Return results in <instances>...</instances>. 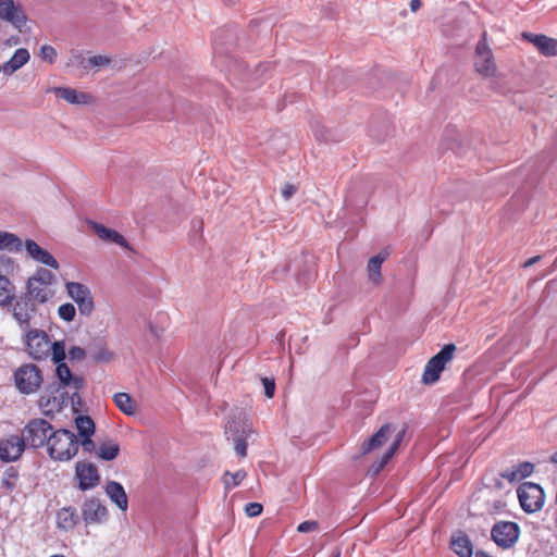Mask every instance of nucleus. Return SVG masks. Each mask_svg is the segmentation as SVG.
Listing matches in <instances>:
<instances>
[{
  "label": "nucleus",
  "instance_id": "1",
  "mask_svg": "<svg viewBox=\"0 0 557 557\" xmlns=\"http://www.w3.org/2000/svg\"><path fill=\"white\" fill-rule=\"evenodd\" d=\"M49 443L47 445L48 456L60 462L73 459L79 449L77 436L66 429H58L50 433Z\"/></svg>",
  "mask_w": 557,
  "mask_h": 557
},
{
  "label": "nucleus",
  "instance_id": "2",
  "mask_svg": "<svg viewBox=\"0 0 557 557\" xmlns=\"http://www.w3.org/2000/svg\"><path fill=\"white\" fill-rule=\"evenodd\" d=\"M455 351V344H446L436 355H434L424 367L422 382L424 384L436 383L446 364L453 360Z\"/></svg>",
  "mask_w": 557,
  "mask_h": 557
},
{
  "label": "nucleus",
  "instance_id": "3",
  "mask_svg": "<svg viewBox=\"0 0 557 557\" xmlns=\"http://www.w3.org/2000/svg\"><path fill=\"white\" fill-rule=\"evenodd\" d=\"M54 432L52 425L45 419L35 418L28 421L22 431V436L27 445L33 448L47 447L50 433Z\"/></svg>",
  "mask_w": 557,
  "mask_h": 557
},
{
  "label": "nucleus",
  "instance_id": "4",
  "mask_svg": "<svg viewBox=\"0 0 557 557\" xmlns=\"http://www.w3.org/2000/svg\"><path fill=\"white\" fill-rule=\"evenodd\" d=\"M14 382L22 394L36 393L44 382L42 372L36 364H22L14 372Z\"/></svg>",
  "mask_w": 557,
  "mask_h": 557
},
{
  "label": "nucleus",
  "instance_id": "5",
  "mask_svg": "<svg viewBox=\"0 0 557 557\" xmlns=\"http://www.w3.org/2000/svg\"><path fill=\"white\" fill-rule=\"evenodd\" d=\"M521 508L529 513L542 509L545 500L543 488L535 483L524 482L517 490Z\"/></svg>",
  "mask_w": 557,
  "mask_h": 557
},
{
  "label": "nucleus",
  "instance_id": "6",
  "mask_svg": "<svg viewBox=\"0 0 557 557\" xmlns=\"http://www.w3.org/2000/svg\"><path fill=\"white\" fill-rule=\"evenodd\" d=\"M475 71L483 77H493L496 74L494 55L486 41V33H483L475 48L474 57Z\"/></svg>",
  "mask_w": 557,
  "mask_h": 557
},
{
  "label": "nucleus",
  "instance_id": "7",
  "mask_svg": "<svg viewBox=\"0 0 557 557\" xmlns=\"http://www.w3.org/2000/svg\"><path fill=\"white\" fill-rule=\"evenodd\" d=\"M491 535L498 547L508 549L517 543L520 528L516 522L500 521L494 524Z\"/></svg>",
  "mask_w": 557,
  "mask_h": 557
},
{
  "label": "nucleus",
  "instance_id": "8",
  "mask_svg": "<svg viewBox=\"0 0 557 557\" xmlns=\"http://www.w3.org/2000/svg\"><path fill=\"white\" fill-rule=\"evenodd\" d=\"M67 295L77 304L82 315H90L95 309L94 298L90 289L77 282H67L65 284Z\"/></svg>",
  "mask_w": 557,
  "mask_h": 557
},
{
  "label": "nucleus",
  "instance_id": "9",
  "mask_svg": "<svg viewBox=\"0 0 557 557\" xmlns=\"http://www.w3.org/2000/svg\"><path fill=\"white\" fill-rule=\"evenodd\" d=\"M51 342L45 331L30 330L26 335V350L30 357L40 360L49 356Z\"/></svg>",
  "mask_w": 557,
  "mask_h": 557
},
{
  "label": "nucleus",
  "instance_id": "10",
  "mask_svg": "<svg viewBox=\"0 0 557 557\" xmlns=\"http://www.w3.org/2000/svg\"><path fill=\"white\" fill-rule=\"evenodd\" d=\"M75 478L81 491H89L100 483V473L96 465L88 461H77L75 465Z\"/></svg>",
  "mask_w": 557,
  "mask_h": 557
},
{
  "label": "nucleus",
  "instance_id": "11",
  "mask_svg": "<svg viewBox=\"0 0 557 557\" xmlns=\"http://www.w3.org/2000/svg\"><path fill=\"white\" fill-rule=\"evenodd\" d=\"M0 18L9 22L18 30H22L27 22V16L22 7L13 0H0Z\"/></svg>",
  "mask_w": 557,
  "mask_h": 557
},
{
  "label": "nucleus",
  "instance_id": "12",
  "mask_svg": "<svg viewBox=\"0 0 557 557\" xmlns=\"http://www.w3.org/2000/svg\"><path fill=\"white\" fill-rule=\"evenodd\" d=\"M64 404V393L60 387H47L38 400L40 410L45 416H53L59 412Z\"/></svg>",
  "mask_w": 557,
  "mask_h": 557
},
{
  "label": "nucleus",
  "instance_id": "13",
  "mask_svg": "<svg viewBox=\"0 0 557 557\" xmlns=\"http://www.w3.org/2000/svg\"><path fill=\"white\" fill-rule=\"evenodd\" d=\"M82 517L87 525L99 524L107 520L108 509L98 498L92 497L84 502Z\"/></svg>",
  "mask_w": 557,
  "mask_h": 557
},
{
  "label": "nucleus",
  "instance_id": "14",
  "mask_svg": "<svg viewBox=\"0 0 557 557\" xmlns=\"http://www.w3.org/2000/svg\"><path fill=\"white\" fill-rule=\"evenodd\" d=\"M25 441L23 436L10 435L0 441V459L5 462H12L17 460L24 449Z\"/></svg>",
  "mask_w": 557,
  "mask_h": 557
},
{
  "label": "nucleus",
  "instance_id": "15",
  "mask_svg": "<svg viewBox=\"0 0 557 557\" xmlns=\"http://www.w3.org/2000/svg\"><path fill=\"white\" fill-rule=\"evenodd\" d=\"M522 37L533 44L544 57H557V39L542 34L522 33Z\"/></svg>",
  "mask_w": 557,
  "mask_h": 557
},
{
  "label": "nucleus",
  "instance_id": "16",
  "mask_svg": "<svg viewBox=\"0 0 557 557\" xmlns=\"http://www.w3.org/2000/svg\"><path fill=\"white\" fill-rule=\"evenodd\" d=\"M27 253L37 262L58 270L59 263L55 258L46 249L41 248L36 242L27 239L25 242Z\"/></svg>",
  "mask_w": 557,
  "mask_h": 557
},
{
  "label": "nucleus",
  "instance_id": "17",
  "mask_svg": "<svg viewBox=\"0 0 557 557\" xmlns=\"http://www.w3.org/2000/svg\"><path fill=\"white\" fill-rule=\"evenodd\" d=\"M55 374L62 386L74 391L72 397H74L84 385V379L81 376L72 375V372L66 363H59L55 369Z\"/></svg>",
  "mask_w": 557,
  "mask_h": 557
},
{
  "label": "nucleus",
  "instance_id": "18",
  "mask_svg": "<svg viewBox=\"0 0 557 557\" xmlns=\"http://www.w3.org/2000/svg\"><path fill=\"white\" fill-rule=\"evenodd\" d=\"M392 434V424L386 423L382 425L379 431L373 434L368 441H366L361 448L360 455H367L370 451L382 447Z\"/></svg>",
  "mask_w": 557,
  "mask_h": 557
},
{
  "label": "nucleus",
  "instance_id": "19",
  "mask_svg": "<svg viewBox=\"0 0 557 557\" xmlns=\"http://www.w3.org/2000/svg\"><path fill=\"white\" fill-rule=\"evenodd\" d=\"M34 310V305L27 297H21L16 300L13 307V315L22 329L27 330L29 327V320Z\"/></svg>",
  "mask_w": 557,
  "mask_h": 557
},
{
  "label": "nucleus",
  "instance_id": "20",
  "mask_svg": "<svg viewBox=\"0 0 557 557\" xmlns=\"http://www.w3.org/2000/svg\"><path fill=\"white\" fill-rule=\"evenodd\" d=\"M51 91L72 104H87L92 100V97L89 94L78 91L74 88L54 87Z\"/></svg>",
  "mask_w": 557,
  "mask_h": 557
},
{
  "label": "nucleus",
  "instance_id": "21",
  "mask_svg": "<svg viewBox=\"0 0 557 557\" xmlns=\"http://www.w3.org/2000/svg\"><path fill=\"white\" fill-rule=\"evenodd\" d=\"M534 471L533 463L529 461L520 462L518 466L506 469L500 473V476L508 482H517L530 476Z\"/></svg>",
  "mask_w": 557,
  "mask_h": 557
},
{
  "label": "nucleus",
  "instance_id": "22",
  "mask_svg": "<svg viewBox=\"0 0 557 557\" xmlns=\"http://www.w3.org/2000/svg\"><path fill=\"white\" fill-rule=\"evenodd\" d=\"M106 493L112 503H114L122 511L127 510L128 499L121 483L115 481L108 482L106 485Z\"/></svg>",
  "mask_w": 557,
  "mask_h": 557
},
{
  "label": "nucleus",
  "instance_id": "23",
  "mask_svg": "<svg viewBox=\"0 0 557 557\" xmlns=\"http://www.w3.org/2000/svg\"><path fill=\"white\" fill-rule=\"evenodd\" d=\"M405 434H406L405 428L397 432V434L395 435L388 449L384 453L382 458L371 467V471L373 474H377L387 465L389 459L393 458V456L397 451L400 443L403 442Z\"/></svg>",
  "mask_w": 557,
  "mask_h": 557
},
{
  "label": "nucleus",
  "instance_id": "24",
  "mask_svg": "<svg viewBox=\"0 0 557 557\" xmlns=\"http://www.w3.org/2000/svg\"><path fill=\"white\" fill-rule=\"evenodd\" d=\"M450 548L459 557H472L473 555L472 543L469 536L463 532H458L457 534L453 535L450 541Z\"/></svg>",
  "mask_w": 557,
  "mask_h": 557
},
{
  "label": "nucleus",
  "instance_id": "25",
  "mask_svg": "<svg viewBox=\"0 0 557 557\" xmlns=\"http://www.w3.org/2000/svg\"><path fill=\"white\" fill-rule=\"evenodd\" d=\"M78 523V515L73 507H63L57 512V524L62 530H72Z\"/></svg>",
  "mask_w": 557,
  "mask_h": 557
},
{
  "label": "nucleus",
  "instance_id": "26",
  "mask_svg": "<svg viewBox=\"0 0 557 557\" xmlns=\"http://www.w3.org/2000/svg\"><path fill=\"white\" fill-rule=\"evenodd\" d=\"M92 228L99 238L114 243L121 247L128 248L127 240L119 232L110 230L99 223H94Z\"/></svg>",
  "mask_w": 557,
  "mask_h": 557
},
{
  "label": "nucleus",
  "instance_id": "27",
  "mask_svg": "<svg viewBox=\"0 0 557 557\" xmlns=\"http://www.w3.org/2000/svg\"><path fill=\"white\" fill-rule=\"evenodd\" d=\"M29 57L30 55L27 49H17L12 55V58L3 64V72L7 75L13 74L15 71L21 69L24 64L28 62Z\"/></svg>",
  "mask_w": 557,
  "mask_h": 557
},
{
  "label": "nucleus",
  "instance_id": "28",
  "mask_svg": "<svg viewBox=\"0 0 557 557\" xmlns=\"http://www.w3.org/2000/svg\"><path fill=\"white\" fill-rule=\"evenodd\" d=\"M119 453L120 446L113 441H108L98 446L97 458L110 461L115 459L119 456Z\"/></svg>",
  "mask_w": 557,
  "mask_h": 557
},
{
  "label": "nucleus",
  "instance_id": "29",
  "mask_svg": "<svg viewBox=\"0 0 557 557\" xmlns=\"http://www.w3.org/2000/svg\"><path fill=\"white\" fill-rule=\"evenodd\" d=\"M90 357L95 362H110L113 360L114 354L102 341H99L90 350Z\"/></svg>",
  "mask_w": 557,
  "mask_h": 557
},
{
  "label": "nucleus",
  "instance_id": "30",
  "mask_svg": "<svg viewBox=\"0 0 557 557\" xmlns=\"http://www.w3.org/2000/svg\"><path fill=\"white\" fill-rule=\"evenodd\" d=\"M15 287L10 280L0 275V305H10L14 298Z\"/></svg>",
  "mask_w": 557,
  "mask_h": 557
},
{
  "label": "nucleus",
  "instance_id": "31",
  "mask_svg": "<svg viewBox=\"0 0 557 557\" xmlns=\"http://www.w3.org/2000/svg\"><path fill=\"white\" fill-rule=\"evenodd\" d=\"M115 406L125 414L132 416L136 408L132 397L126 393H116L113 397Z\"/></svg>",
  "mask_w": 557,
  "mask_h": 557
},
{
  "label": "nucleus",
  "instance_id": "32",
  "mask_svg": "<svg viewBox=\"0 0 557 557\" xmlns=\"http://www.w3.org/2000/svg\"><path fill=\"white\" fill-rule=\"evenodd\" d=\"M27 288L29 295L39 302H46L52 296V292L48 286L41 285L38 282L33 285L32 280H28Z\"/></svg>",
  "mask_w": 557,
  "mask_h": 557
},
{
  "label": "nucleus",
  "instance_id": "33",
  "mask_svg": "<svg viewBox=\"0 0 557 557\" xmlns=\"http://www.w3.org/2000/svg\"><path fill=\"white\" fill-rule=\"evenodd\" d=\"M76 429L82 437L92 436L95 433V422L88 416H78L75 419Z\"/></svg>",
  "mask_w": 557,
  "mask_h": 557
},
{
  "label": "nucleus",
  "instance_id": "34",
  "mask_svg": "<svg viewBox=\"0 0 557 557\" xmlns=\"http://www.w3.org/2000/svg\"><path fill=\"white\" fill-rule=\"evenodd\" d=\"M15 250L22 249V240L14 234L8 232H0V250Z\"/></svg>",
  "mask_w": 557,
  "mask_h": 557
},
{
  "label": "nucleus",
  "instance_id": "35",
  "mask_svg": "<svg viewBox=\"0 0 557 557\" xmlns=\"http://www.w3.org/2000/svg\"><path fill=\"white\" fill-rule=\"evenodd\" d=\"M55 275L47 269L40 268L36 271L35 275L29 277L32 280V284L35 285L37 282L41 285H46L50 288V285L53 283Z\"/></svg>",
  "mask_w": 557,
  "mask_h": 557
},
{
  "label": "nucleus",
  "instance_id": "36",
  "mask_svg": "<svg viewBox=\"0 0 557 557\" xmlns=\"http://www.w3.org/2000/svg\"><path fill=\"white\" fill-rule=\"evenodd\" d=\"M381 267L382 263H380V260H376V258L372 257L368 262L369 280L376 285L382 282Z\"/></svg>",
  "mask_w": 557,
  "mask_h": 557
},
{
  "label": "nucleus",
  "instance_id": "37",
  "mask_svg": "<svg viewBox=\"0 0 557 557\" xmlns=\"http://www.w3.org/2000/svg\"><path fill=\"white\" fill-rule=\"evenodd\" d=\"M247 473L244 470H238L235 473L226 471L224 473V483L226 488L235 487L246 478Z\"/></svg>",
  "mask_w": 557,
  "mask_h": 557
},
{
  "label": "nucleus",
  "instance_id": "38",
  "mask_svg": "<svg viewBox=\"0 0 557 557\" xmlns=\"http://www.w3.org/2000/svg\"><path fill=\"white\" fill-rule=\"evenodd\" d=\"M50 352L52 355V360L55 363H64L63 360L65 359L66 354L64 344L62 342L51 343Z\"/></svg>",
  "mask_w": 557,
  "mask_h": 557
},
{
  "label": "nucleus",
  "instance_id": "39",
  "mask_svg": "<svg viewBox=\"0 0 557 557\" xmlns=\"http://www.w3.org/2000/svg\"><path fill=\"white\" fill-rule=\"evenodd\" d=\"M58 314L62 320L72 322L75 318L76 309L73 304L66 302L59 307Z\"/></svg>",
  "mask_w": 557,
  "mask_h": 557
},
{
  "label": "nucleus",
  "instance_id": "40",
  "mask_svg": "<svg viewBox=\"0 0 557 557\" xmlns=\"http://www.w3.org/2000/svg\"><path fill=\"white\" fill-rule=\"evenodd\" d=\"M111 60L108 57L103 55H94L88 59L83 60L84 69L92 67V66H106L110 64Z\"/></svg>",
  "mask_w": 557,
  "mask_h": 557
},
{
  "label": "nucleus",
  "instance_id": "41",
  "mask_svg": "<svg viewBox=\"0 0 557 557\" xmlns=\"http://www.w3.org/2000/svg\"><path fill=\"white\" fill-rule=\"evenodd\" d=\"M40 58L44 60V61H47L49 63H53L57 59V50L50 46V45H44L41 46L40 48V53H39Z\"/></svg>",
  "mask_w": 557,
  "mask_h": 557
},
{
  "label": "nucleus",
  "instance_id": "42",
  "mask_svg": "<svg viewBox=\"0 0 557 557\" xmlns=\"http://www.w3.org/2000/svg\"><path fill=\"white\" fill-rule=\"evenodd\" d=\"M79 446H82V449L86 454H95L97 456L98 447L96 443L92 441L91 436L88 437H82L78 440Z\"/></svg>",
  "mask_w": 557,
  "mask_h": 557
},
{
  "label": "nucleus",
  "instance_id": "43",
  "mask_svg": "<svg viewBox=\"0 0 557 557\" xmlns=\"http://www.w3.org/2000/svg\"><path fill=\"white\" fill-rule=\"evenodd\" d=\"M263 507L260 503H248L245 506V512L248 517H258L262 513Z\"/></svg>",
  "mask_w": 557,
  "mask_h": 557
},
{
  "label": "nucleus",
  "instance_id": "44",
  "mask_svg": "<svg viewBox=\"0 0 557 557\" xmlns=\"http://www.w3.org/2000/svg\"><path fill=\"white\" fill-rule=\"evenodd\" d=\"M263 387H264V395L268 398H272L275 394V381L274 379L270 377H262L261 379Z\"/></svg>",
  "mask_w": 557,
  "mask_h": 557
},
{
  "label": "nucleus",
  "instance_id": "45",
  "mask_svg": "<svg viewBox=\"0 0 557 557\" xmlns=\"http://www.w3.org/2000/svg\"><path fill=\"white\" fill-rule=\"evenodd\" d=\"M86 351L84 348L74 346L69 350V358L72 361H81L85 358Z\"/></svg>",
  "mask_w": 557,
  "mask_h": 557
},
{
  "label": "nucleus",
  "instance_id": "46",
  "mask_svg": "<svg viewBox=\"0 0 557 557\" xmlns=\"http://www.w3.org/2000/svg\"><path fill=\"white\" fill-rule=\"evenodd\" d=\"M319 529V523L317 521L307 520L297 527V531L300 533L311 532Z\"/></svg>",
  "mask_w": 557,
  "mask_h": 557
},
{
  "label": "nucleus",
  "instance_id": "47",
  "mask_svg": "<svg viewBox=\"0 0 557 557\" xmlns=\"http://www.w3.org/2000/svg\"><path fill=\"white\" fill-rule=\"evenodd\" d=\"M235 451L240 457L247 455V443L245 438L238 437L235 440Z\"/></svg>",
  "mask_w": 557,
  "mask_h": 557
},
{
  "label": "nucleus",
  "instance_id": "48",
  "mask_svg": "<svg viewBox=\"0 0 557 557\" xmlns=\"http://www.w3.org/2000/svg\"><path fill=\"white\" fill-rule=\"evenodd\" d=\"M295 186H293L292 184H285L282 188V196L285 199H289L295 194Z\"/></svg>",
  "mask_w": 557,
  "mask_h": 557
},
{
  "label": "nucleus",
  "instance_id": "49",
  "mask_svg": "<svg viewBox=\"0 0 557 557\" xmlns=\"http://www.w3.org/2000/svg\"><path fill=\"white\" fill-rule=\"evenodd\" d=\"M388 256H389V251L387 249H384L381 252H379L376 256H374L373 258H376V260H380V263H383L387 259Z\"/></svg>",
  "mask_w": 557,
  "mask_h": 557
},
{
  "label": "nucleus",
  "instance_id": "50",
  "mask_svg": "<svg viewBox=\"0 0 557 557\" xmlns=\"http://www.w3.org/2000/svg\"><path fill=\"white\" fill-rule=\"evenodd\" d=\"M541 259V256H535L530 259H528L523 264L522 268L527 269L533 264H535Z\"/></svg>",
  "mask_w": 557,
  "mask_h": 557
},
{
  "label": "nucleus",
  "instance_id": "51",
  "mask_svg": "<svg viewBox=\"0 0 557 557\" xmlns=\"http://www.w3.org/2000/svg\"><path fill=\"white\" fill-rule=\"evenodd\" d=\"M18 42H20V38L17 36H13L5 41V45L9 47H12V46L17 45Z\"/></svg>",
  "mask_w": 557,
  "mask_h": 557
},
{
  "label": "nucleus",
  "instance_id": "52",
  "mask_svg": "<svg viewBox=\"0 0 557 557\" xmlns=\"http://www.w3.org/2000/svg\"><path fill=\"white\" fill-rule=\"evenodd\" d=\"M421 7V1L420 0H411L410 1V9L411 11L416 12L418 9H420Z\"/></svg>",
  "mask_w": 557,
  "mask_h": 557
},
{
  "label": "nucleus",
  "instance_id": "53",
  "mask_svg": "<svg viewBox=\"0 0 557 557\" xmlns=\"http://www.w3.org/2000/svg\"><path fill=\"white\" fill-rule=\"evenodd\" d=\"M475 557H490L487 553L483 550H478Z\"/></svg>",
  "mask_w": 557,
  "mask_h": 557
},
{
  "label": "nucleus",
  "instance_id": "54",
  "mask_svg": "<svg viewBox=\"0 0 557 557\" xmlns=\"http://www.w3.org/2000/svg\"><path fill=\"white\" fill-rule=\"evenodd\" d=\"M550 461L557 463V451L550 456Z\"/></svg>",
  "mask_w": 557,
  "mask_h": 557
},
{
  "label": "nucleus",
  "instance_id": "55",
  "mask_svg": "<svg viewBox=\"0 0 557 557\" xmlns=\"http://www.w3.org/2000/svg\"><path fill=\"white\" fill-rule=\"evenodd\" d=\"M332 557H341V550H336V553Z\"/></svg>",
  "mask_w": 557,
  "mask_h": 557
},
{
  "label": "nucleus",
  "instance_id": "56",
  "mask_svg": "<svg viewBox=\"0 0 557 557\" xmlns=\"http://www.w3.org/2000/svg\"><path fill=\"white\" fill-rule=\"evenodd\" d=\"M3 483H4L9 488H11V484H10V482H9V481H4Z\"/></svg>",
  "mask_w": 557,
  "mask_h": 557
},
{
  "label": "nucleus",
  "instance_id": "57",
  "mask_svg": "<svg viewBox=\"0 0 557 557\" xmlns=\"http://www.w3.org/2000/svg\"><path fill=\"white\" fill-rule=\"evenodd\" d=\"M555 527H556V529H557V513H556V516H555Z\"/></svg>",
  "mask_w": 557,
  "mask_h": 557
}]
</instances>
